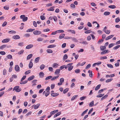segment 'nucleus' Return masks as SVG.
Here are the masks:
<instances>
[{
  "label": "nucleus",
  "instance_id": "f257e3e1",
  "mask_svg": "<svg viewBox=\"0 0 120 120\" xmlns=\"http://www.w3.org/2000/svg\"><path fill=\"white\" fill-rule=\"evenodd\" d=\"M19 86H16L14 87L13 89V91L15 90L16 92H19L21 91V89L20 88Z\"/></svg>",
  "mask_w": 120,
  "mask_h": 120
},
{
  "label": "nucleus",
  "instance_id": "f03ea898",
  "mask_svg": "<svg viewBox=\"0 0 120 120\" xmlns=\"http://www.w3.org/2000/svg\"><path fill=\"white\" fill-rule=\"evenodd\" d=\"M20 19H22V20L23 22H25L28 19V17H25L24 15H22L20 16Z\"/></svg>",
  "mask_w": 120,
  "mask_h": 120
},
{
  "label": "nucleus",
  "instance_id": "7ed1b4c3",
  "mask_svg": "<svg viewBox=\"0 0 120 120\" xmlns=\"http://www.w3.org/2000/svg\"><path fill=\"white\" fill-rule=\"evenodd\" d=\"M41 32L39 30H36L33 32L34 34L36 35H38L41 34Z\"/></svg>",
  "mask_w": 120,
  "mask_h": 120
},
{
  "label": "nucleus",
  "instance_id": "20e7f679",
  "mask_svg": "<svg viewBox=\"0 0 120 120\" xmlns=\"http://www.w3.org/2000/svg\"><path fill=\"white\" fill-rule=\"evenodd\" d=\"M15 69L17 72H19L20 71V68L18 65H16L15 66Z\"/></svg>",
  "mask_w": 120,
  "mask_h": 120
},
{
  "label": "nucleus",
  "instance_id": "39448f33",
  "mask_svg": "<svg viewBox=\"0 0 120 120\" xmlns=\"http://www.w3.org/2000/svg\"><path fill=\"white\" fill-rule=\"evenodd\" d=\"M70 64L69 65V67H68V70L69 71H71L73 68V66H72V65L73 64L72 63H70Z\"/></svg>",
  "mask_w": 120,
  "mask_h": 120
},
{
  "label": "nucleus",
  "instance_id": "423d86ee",
  "mask_svg": "<svg viewBox=\"0 0 120 120\" xmlns=\"http://www.w3.org/2000/svg\"><path fill=\"white\" fill-rule=\"evenodd\" d=\"M33 45L32 44H30L27 45L26 47V49H28L33 47Z\"/></svg>",
  "mask_w": 120,
  "mask_h": 120
},
{
  "label": "nucleus",
  "instance_id": "0eeeda50",
  "mask_svg": "<svg viewBox=\"0 0 120 120\" xmlns=\"http://www.w3.org/2000/svg\"><path fill=\"white\" fill-rule=\"evenodd\" d=\"M86 63V62H83L82 63H79L78 64H77L76 66L77 67H78L80 66H82L84 65Z\"/></svg>",
  "mask_w": 120,
  "mask_h": 120
},
{
  "label": "nucleus",
  "instance_id": "6e6552de",
  "mask_svg": "<svg viewBox=\"0 0 120 120\" xmlns=\"http://www.w3.org/2000/svg\"><path fill=\"white\" fill-rule=\"evenodd\" d=\"M10 39H3L2 41V42L3 43H6L9 42L10 41Z\"/></svg>",
  "mask_w": 120,
  "mask_h": 120
},
{
  "label": "nucleus",
  "instance_id": "1a4fd4ad",
  "mask_svg": "<svg viewBox=\"0 0 120 120\" xmlns=\"http://www.w3.org/2000/svg\"><path fill=\"white\" fill-rule=\"evenodd\" d=\"M50 92L49 91H44L43 92V94H45V96L46 97H47L49 94Z\"/></svg>",
  "mask_w": 120,
  "mask_h": 120
},
{
  "label": "nucleus",
  "instance_id": "9d476101",
  "mask_svg": "<svg viewBox=\"0 0 120 120\" xmlns=\"http://www.w3.org/2000/svg\"><path fill=\"white\" fill-rule=\"evenodd\" d=\"M109 50L108 49L105 50H103L101 52V54H105L107 53H108L109 52Z\"/></svg>",
  "mask_w": 120,
  "mask_h": 120
},
{
  "label": "nucleus",
  "instance_id": "9b49d317",
  "mask_svg": "<svg viewBox=\"0 0 120 120\" xmlns=\"http://www.w3.org/2000/svg\"><path fill=\"white\" fill-rule=\"evenodd\" d=\"M20 38V36L18 35H15L13 36L12 38L14 39H19Z\"/></svg>",
  "mask_w": 120,
  "mask_h": 120
},
{
  "label": "nucleus",
  "instance_id": "f8f14e48",
  "mask_svg": "<svg viewBox=\"0 0 120 120\" xmlns=\"http://www.w3.org/2000/svg\"><path fill=\"white\" fill-rule=\"evenodd\" d=\"M51 96L53 97L57 96L59 95V94L56 93H51Z\"/></svg>",
  "mask_w": 120,
  "mask_h": 120
},
{
  "label": "nucleus",
  "instance_id": "ddd939ff",
  "mask_svg": "<svg viewBox=\"0 0 120 120\" xmlns=\"http://www.w3.org/2000/svg\"><path fill=\"white\" fill-rule=\"evenodd\" d=\"M35 77L34 75H32L28 79V81H31Z\"/></svg>",
  "mask_w": 120,
  "mask_h": 120
},
{
  "label": "nucleus",
  "instance_id": "4468645a",
  "mask_svg": "<svg viewBox=\"0 0 120 120\" xmlns=\"http://www.w3.org/2000/svg\"><path fill=\"white\" fill-rule=\"evenodd\" d=\"M114 36V35H112L109 36L106 38L105 40H107L111 39Z\"/></svg>",
  "mask_w": 120,
  "mask_h": 120
},
{
  "label": "nucleus",
  "instance_id": "2eb2a0df",
  "mask_svg": "<svg viewBox=\"0 0 120 120\" xmlns=\"http://www.w3.org/2000/svg\"><path fill=\"white\" fill-rule=\"evenodd\" d=\"M40 105V104H38L36 105H34L33 106H34V108L35 109H37Z\"/></svg>",
  "mask_w": 120,
  "mask_h": 120
},
{
  "label": "nucleus",
  "instance_id": "dca6fc26",
  "mask_svg": "<svg viewBox=\"0 0 120 120\" xmlns=\"http://www.w3.org/2000/svg\"><path fill=\"white\" fill-rule=\"evenodd\" d=\"M58 111V110H55L51 111L50 113V115L54 114L55 113L57 112Z\"/></svg>",
  "mask_w": 120,
  "mask_h": 120
},
{
  "label": "nucleus",
  "instance_id": "f3484780",
  "mask_svg": "<svg viewBox=\"0 0 120 120\" xmlns=\"http://www.w3.org/2000/svg\"><path fill=\"white\" fill-rule=\"evenodd\" d=\"M39 75L40 78H43L44 77V74L43 72H41L39 73Z\"/></svg>",
  "mask_w": 120,
  "mask_h": 120
},
{
  "label": "nucleus",
  "instance_id": "a211bd4d",
  "mask_svg": "<svg viewBox=\"0 0 120 120\" xmlns=\"http://www.w3.org/2000/svg\"><path fill=\"white\" fill-rule=\"evenodd\" d=\"M56 46V45H48V46L47 47L48 48H49L55 47Z\"/></svg>",
  "mask_w": 120,
  "mask_h": 120
},
{
  "label": "nucleus",
  "instance_id": "6ab92c4d",
  "mask_svg": "<svg viewBox=\"0 0 120 120\" xmlns=\"http://www.w3.org/2000/svg\"><path fill=\"white\" fill-rule=\"evenodd\" d=\"M33 54H30L28 55L27 56L26 59L27 60H29L33 56Z\"/></svg>",
  "mask_w": 120,
  "mask_h": 120
},
{
  "label": "nucleus",
  "instance_id": "aec40b11",
  "mask_svg": "<svg viewBox=\"0 0 120 120\" xmlns=\"http://www.w3.org/2000/svg\"><path fill=\"white\" fill-rule=\"evenodd\" d=\"M54 6L51 7L50 8L47 9V10L48 11H53L54 10Z\"/></svg>",
  "mask_w": 120,
  "mask_h": 120
},
{
  "label": "nucleus",
  "instance_id": "412c9836",
  "mask_svg": "<svg viewBox=\"0 0 120 120\" xmlns=\"http://www.w3.org/2000/svg\"><path fill=\"white\" fill-rule=\"evenodd\" d=\"M59 65H58V64H57L56 63H55L53 64L52 65V67L54 68H56Z\"/></svg>",
  "mask_w": 120,
  "mask_h": 120
},
{
  "label": "nucleus",
  "instance_id": "4be33fe9",
  "mask_svg": "<svg viewBox=\"0 0 120 120\" xmlns=\"http://www.w3.org/2000/svg\"><path fill=\"white\" fill-rule=\"evenodd\" d=\"M7 46V45H3L0 46V49H3L5 47ZM7 48H8L9 47L8 46H7Z\"/></svg>",
  "mask_w": 120,
  "mask_h": 120
},
{
  "label": "nucleus",
  "instance_id": "5701e85b",
  "mask_svg": "<svg viewBox=\"0 0 120 120\" xmlns=\"http://www.w3.org/2000/svg\"><path fill=\"white\" fill-rule=\"evenodd\" d=\"M65 34H62L59 36V38L60 39L63 38L65 36Z\"/></svg>",
  "mask_w": 120,
  "mask_h": 120
},
{
  "label": "nucleus",
  "instance_id": "b1692460",
  "mask_svg": "<svg viewBox=\"0 0 120 120\" xmlns=\"http://www.w3.org/2000/svg\"><path fill=\"white\" fill-rule=\"evenodd\" d=\"M59 77V75H58L57 76H54L51 79V80L52 81H53L54 80H55L57 78Z\"/></svg>",
  "mask_w": 120,
  "mask_h": 120
},
{
  "label": "nucleus",
  "instance_id": "393cba45",
  "mask_svg": "<svg viewBox=\"0 0 120 120\" xmlns=\"http://www.w3.org/2000/svg\"><path fill=\"white\" fill-rule=\"evenodd\" d=\"M61 113V112L60 111L57 113L54 116V118H55L57 117V116L60 115Z\"/></svg>",
  "mask_w": 120,
  "mask_h": 120
},
{
  "label": "nucleus",
  "instance_id": "a878e982",
  "mask_svg": "<svg viewBox=\"0 0 120 120\" xmlns=\"http://www.w3.org/2000/svg\"><path fill=\"white\" fill-rule=\"evenodd\" d=\"M100 49L101 50L103 51L106 49V47L105 46H101L100 47Z\"/></svg>",
  "mask_w": 120,
  "mask_h": 120
},
{
  "label": "nucleus",
  "instance_id": "bb28decb",
  "mask_svg": "<svg viewBox=\"0 0 120 120\" xmlns=\"http://www.w3.org/2000/svg\"><path fill=\"white\" fill-rule=\"evenodd\" d=\"M60 69H56L55 72V74H59L60 72Z\"/></svg>",
  "mask_w": 120,
  "mask_h": 120
},
{
  "label": "nucleus",
  "instance_id": "cd10ccee",
  "mask_svg": "<svg viewBox=\"0 0 120 120\" xmlns=\"http://www.w3.org/2000/svg\"><path fill=\"white\" fill-rule=\"evenodd\" d=\"M33 64L32 62H30L29 64V68H31L33 66Z\"/></svg>",
  "mask_w": 120,
  "mask_h": 120
},
{
  "label": "nucleus",
  "instance_id": "c85d7f7f",
  "mask_svg": "<svg viewBox=\"0 0 120 120\" xmlns=\"http://www.w3.org/2000/svg\"><path fill=\"white\" fill-rule=\"evenodd\" d=\"M101 86V85L100 84L97 86L95 88V90H98L100 88Z\"/></svg>",
  "mask_w": 120,
  "mask_h": 120
},
{
  "label": "nucleus",
  "instance_id": "c756f323",
  "mask_svg": "<svg viewBox=\"0 0 120 120\" xmlns=\"http://www.w3.org/2000/svg\"><path fill=\"white\" fill-rule=\"evenodd\" d=\"M67 31L68 32H71L72 33L75 34V32L74 30H67Z\"/></svg>",
  "mask_w": 120,
  "mask_h": 120
},
{
  "label": "nucleus",
  "instance_id": "7c9ffc66",
  "mask_svg": "<svg viewBox=\"0 0 120 120\" xmlns=\"http://www.w3.org/2000/svg\"><path fill=\"white\" fill-rule=\"evenodd\" d=\"M88 72L89 73V75L90 77H92V71L90 70H89L88 71Z\"/></svg>",
  "mask_w": 120,
  "mask_h": 120
},
{
  "label": "nucleus",
  "instance_id": "2f4dec72",
  "mask_svg": "<svg viewBox=\"0 0 120 120\" xmlns=\"http://www.w3.org/2000/svg\"><path fill=\"white\" fill-rule=\"evenodd\" d=\"M47 52L49 53H52L53 52L50 49H48L46 50Z\"/></svg>",
  "mask_w": 120,
  "mask_h": 120
},
{
  "label": "nucleus",
  "instance_id": "473e14b6",
  "mask_svg": "<svg viewBox=\"0 0 120 120\" xmlns=\"http://www.w3.org/2000/svg\"><path fill=\"white\" fill-rule=\"evenodd\" d=\"M78 95H74V96H73L71 98V101H72L74 100L77 97H78Z\"/></svg>",
  "mask_w": 120,
  "mask_h": 120
},
{
  "label": "nucleus",
  "instance_id": "72a5a7b5",
  "mask_svg": "<svg viewBox=\"0 0 120 120\" xmlns=\"http://www.w3.org/2000/svg\"><path fill=\"white\" fill-rule=\"evenodd\" d=\"M110 12L109 11H106L104 12V14L105 15H109L110 14Z\"/></svg>",
  "mask_w": 120,
  "mask_h": 120
},
{
  "label": "nucleus",
  "instance_id": "f704fd0d",
  "mask_svg": "<svg viewBox=\"0 0 120 120\" xmlns=\"http://www.w3.org/2000/svg\"><path fill=\"white\" fill-rule=\"evenodd\" d=\"M108 7L110 8L114 9L116 7L115 5H111L109 6Z\"/></svg>",
  "mask_w": 120,
  "mask_h": 120
},
{
  "label": "nucleus",
  "instance_id": "c9c22d12",
  "mask_svg": "<svg viewBox=\"0 0 120 120\" xmlns=\"http://www.w3.org/2000/svg\"><path fill=\"white\" fill-rule=\"evenodd\" d=\"M108 95L107 94L105 95L101 98V100H103L105 99L106 98H107L108 97Z\"/></svg>",
  "mask_w": 120,
  "mask_h": 120
},
{
  "label": "nucleus",
  "instance_id": "e433bc0d",
  "mask_svg": "<svg viewBox=\"0 0 120 120\" xmlns=\"http://www.w3.org/2000/svg\"><path fill=\"white\" fill-rule=\"evenodd\" d=\"M28 81V80H27L24 81H22L21 82H20V84H25Z\"/></svg>",
  "mask_w": 120,
  "mask_h": 120
},
{
  "label": "nucleus",
  "instance_id": "4c0bfd02",
  "mask_svg": "<svg viewBox=\"0 0 120 120\" xmlns=\"http://www.w3.org/2000/svg\"><path fill=\"white\" fill-rule=\"evenodd\" d=\"M4 8L6 10H8L9 8V6L8 5L5 6L4 7Z\"/></svg>",
  "mask_w": 120,
  "mask_h": 120
},
{
  "label": "nucleus",
  "instance_id": "58836bf2",
  "mask_svg": "<svg viewBox=\"0 0 120 120\" xmlns=\"http://www.w3.org/2000/svg\"><path fill=\"white\" fill-rule=\"evenodd\" d=\"M71 39H72V40L74 42H78V40L76 39L75 38L71 37Z\"/></svg>",
  "mask_w": 120,
  "mask_h": 120
},
{
  "label": "nucleus",
  "instance_id": "ea45409f",
  "mask_svg": "<svg viewBox=\"0 0 120 120\" xmlns=\"http://www.w3.org/2000/svg\"><path fill=\"white\" fill-rule=\"evenodd\" d=\"M68 58V56L67 54H65L63 57V59L64 60L67 59Z\"/></svg>",
  "mask_w": 120,
  "mask_h": 120
},
{
  "label": "nucleus",
  "instance_id": "a19ab883",
  "mask_svg": "<svg viewBox=\"0 0 120 120\" xmlns=\"http://www.w3.org/2000/svg\"><path fill=\"white\" fill-rule=\"evenodd\" d=\"M94 105V101H92L89 104V106L90 107H91Z\"/></svg>",
  "mask_w": 120,
  "mask_h": 120
},
{
  "label": "nucleus",
  "instance_id": "79ce46f5",
  "mask_svg": "<svg viewBox=\"0 0 120 120\" xmlns=\"http://www.w3.org/2000/svg\"><path fill=\"white\" fill-rule=\"evenodd\" d=\"M69 89L68 88H66L64 89L63 91V93L64 94L66 93L68 91Z\"/></svg>",
  "mask_w": 120,
  "mask_h": 120
},
{
  "label": "nucleus",
  "instance_id": "37998d69",
  "mask_svg": "<svg viewBox=\"0 0 120 120\" xmlns=\"http://www.w3.org/2000/svg\"><path fill=\"white\" fill-rule=\"evenodd\" d=\"M35 30L34 29H28L26 31L27 32H32L34 30Z\"/></svg>",
  "mask_w": 120,
  "mask_h": 120
},
{
  "label": "nucleus",
  "instance_id": "c03bdc74",
  "mask_svg": "<svg viewBox=\"0 0 120 120\" xmlns=\"http://www.w3.org/2000/svg\"><path fill=\"white\" fill-rule=\"evenodd\" d=\"M120 21V19L119 17H117L115 19V21L116 23H117Z\"/></svg>",
  "mask_w": 120,
  "mask_h": 120
},
{
  "label": "nucleus",
  "instance_id": "a18cd8bd",
  "mask_svg": "<svg viewBox=\"0 0 120 120\" xmlns=\"http://www.w3.org/2000/svg\"><path fill=\"white\" fill-rule=\"evenodd\" d=\"M45 67V65L43 64L41 65L40 66V68L41 70H43Z\"/></svg>",
  "mask_w": 120,
  "mask_h": 120
},
{
  "label": "nucleus",
  "instance_id": "49530a36",
  "mask_svg": "<svg viewBox=\"0 0 120 120\" xmlns=\"http://www.w3.org/2000/svg\"><path fill=\"white\" fill-rule=\"evenodd\" d=\"M7 57L8 59H11L12 58V56L11 55H8L7 56Z\"/></svg>",
  "mask_w": 120,
  "mask_h": 120
},
{
  "label": "nucleus",
  "instance_id": "de8ad7c7",
  "mask_svg": "<svg viewBox=\"0 0 120 120\" xmlns=\"http://www.w3.org/2000/svg\"><path fill=\"white\" fill-rule=\"evenodd\" d=\"M92 31L90 30H88L84 32V33L85 34H87L90 33L92 32Z\"/></svg>",
  "mask_w": 120,
  "mask_h": 120
},
{
  "label": "nucleus",
  "instance_id": "09e8293b",
  "mask_svg": "<svg viewBox=\"0 0 120 120\" xmlns=\"http://www.w3.org/2000/svg\"><path fill=\"white\" fill-rule=\"evenodd\" d=\"M104 94H101L97 95V96L96 97H97L101 98V97H102V96H103L104 95Z\"/></svg>",
  "mask_w": 120,
  "mask_h": 120
},
{
  "label": "nucleus",
  "instance_id": "8fccbe9b",
  "mask_svg": "<svg viewBox=\"0 0 120 120\" xmlns=\"http://www.w3.org/2000/svg\"><path fill=\"white\" fill-rule=\"evenodd\" d=\"M8 33L10 34H12L16 33V31L14 30H11L9 31L8 32Z\"/></svg>",
  "mask_w": 120,
  "mask_h": 120
},
{
  "label": "nucleus",
  "instance_id": "3c124183",
  "mask_svg": "<svg viewBox=\"0 0 120 120\" xmlns=\"http://www.w3.org/2000/svg\"><path fill=\"white\" fill-rule=\"evenodd\" d=\"M104 32L107 34H109L110 33V30H107L104 31Z\"/></svg>",
  "mask_w": 120,
  "mask_h": 120
},
{
  "label": "nucleus",
  "instance_id": "603ef678",
  "mask_svg": "<svg viewBox=\"0 0 120 120\" xmlns=\"http://www.w3.org/2000/svg\"><path fill=\"white\" fill-rule=\"evenodd\" d=\"M52 76H48L45 79V80H48V79H49L51 78L52 79Z\"/></svg>",
  "mask_w": 120,
  "mask_h": 120
},
{
  "label": "nucleus",
  "instance_id": "864d4df0",
  "mask_svg": "<svg viewBox=\"0 0 120 120\" xmlns=\"http://www.w3.org/2000/svg\"><path fill=\"white\" fill-rule=\"evenodd\" d=\"M24 50L23 49H22L18 53V54H22L23 53V52H24Z\"/></svg>",
  "mask_w": 120,
  "mask_h": 120
},
{
  "label": "nucleus",
  "instance_id": "5fc2aeb1",
  "mask_svg": "<svg viewBox=\"0 0 120 120\" xmlns=\"http://www.w3.org/2000/svg\"><path fill=\"white\" fill-rule=\"evenodd\" d=\"M120 47V45H118L114 47L113 48V49H117L119 48Z\"/></svg>",
  "mask_w": 120,
  "mask_h": 120
},
{
  "label": "nucleus",
  "instance_id": "6e6d98bb",
  "mask_svg": "<svg viewBox=\"0 0 120 120\" xmlns=\"http://www.w3.org/2000/svg\"><path fill=\"white\" fill-rule=\"evenodd\" d=\"M113 80V79L112 78H110L109 79H108L106 81V83H108L109 82H111Z\"/></svg>",
  "mask_w": 120,
  "mask_h": 120
},
{
  "label": "nucleus",
  "instance_id": "4d7b16f0",
  "mask_svg": "<svg viewBox=\"0 0 120 120\" xmlns=\"http://www.w3.org/2000/svg\"><path fill=\"white\" fill-rule=\"evenodd\" d=\"M88 110V109H86L81 114V116H83L86 113L87 111Z\"/></svg>",
  "mask_w": 120,
  "mask_h": 120
},
{
  "label": "nucleus",
  "instance_id": "13d9d810",
  "mask_svg": "<svg viewBox=\"0 0 120 120\" xmlns=\"http://www.w3.org/2000/svg\"><path fill=\"white\" fill-rule=\"evenodd\" d=\"M40 58L39 57H38L36 58L35 60V61L36 63H37L38 62Z\"/></svg>",
  "mask_w": 120,
  "mask_h": 120
},
{
  "label": "nucleus",
  "instance_id": "bf43d9fd",
  "mask_svg": "<svg viewBox=\"0 0 120 120\" xmlns=\"http://www.w3.org/2000/svg\"><path fill=\"white\" fill-rule=\"evenodd\" d=\"M30 72L31 71L30 70H29L26 71L25 73V74L26 75H27L30 73Z\"/></svg>",
  "mask_w": 120,
  "mask_h": 120
},
{
  "label": "nucleus",
  "instance_id": "052dcab7",
  "mask_svg": "<svg viewBox=\"0 0 120 120\" xmlns=\"http://www.w3.org/2000/svg\"><path fill=\"white\" fill-rule=\"evenodd\" d=\"M7 22L6 21H5L3 23L2 25V26L3 27H4L5 26L7 25Z\"/></svg>",
  "mask_w": 120,
  "mask_h": 120
},
{
  "label": "nucleus",
  "instance_id": "680f3d73",
  "mask_svg": "<svg viewBox=\"0 0 120 120\" xmlns=\"http://www.w3.org/2000/svg\"><path fill=\"white\" fill-rule=\"evenodd\" d=\"M107 66L109 67L110 68H113V65L111 64H107Z\"/></svg>",
  "mask_w": 120,
  "mask_h": 120
},
{
  "label": "nucleus",
  "instance_id": "e2e57ef3",
  "mask_svg": "<svg viewBox=\"0 0 120 120\" xmlns=\"http://www.w3.org/2000/svg\"><path fill=\"white\" fill-rule=\"evenodd\" d=\"M3 74L4 75H5L7 74V70L4 69L3 71Z\"/></svg>",
  "mask_w": 120,
  "mask_h": 120
},
{
  "label": "nucleus",
  "instance_id": "0e129e2a",
  "mask_svg": "<svg viewBox=\"0 0 120 120\" xmlns=\"http://www.w3.org/2000/svg\"><path fill=\"white\" fill-rule=\"evenodd\" d=\"M57 33H63L64 32V30H59L56 31Z\"/></svg>",
  "mask_w": 120,
  "mask_h": 120
},
{
  "label": "nucleus",
  "instance_id": "69168bd1",
  "mask_svg": "<svg viewBox=\"0 0 120 120\" xmlns=\"http://www.w3.org/2000/svg\"><path fill=\"white\" fill-rule=\"evenodd\" d=\"M43 40V39L41 38H39L37 39V41H41Z\"/></svg>",
  "mask_w": 120,
  "mask_h": 120
},
{
  "label": "nucleus",
  "instance_id": "338daca9",
  "mask_svg": "<svg viewBox=\"0 0 120 120\" xmlns=\"http://www.w3.org/2000/svg\"><path fill=\"white\" fill-rule=\"evenodd\" d=\"M86 98V96H83L82 97H80V98L79 99L81 100H83L85 99Z\"/></svg>",
  "mask_w": 120,
  "mask_h": 120
},
{
  "label": "nucleus",
  "instance_id": "774afa93",
  "mask_svg": "<svg viewBox=\"0 0 120 120\" xmlns=\"http://www.w3.org/2000/svg\"><path fill=\"white\" fill-rule=\"evenodd\" d=\"M24 43L23 42L20 43H19L18 45L21 46H24Z\"/></svg>",
  "mask_w": 120,
  "mask_h": 120
}]
</instances>
